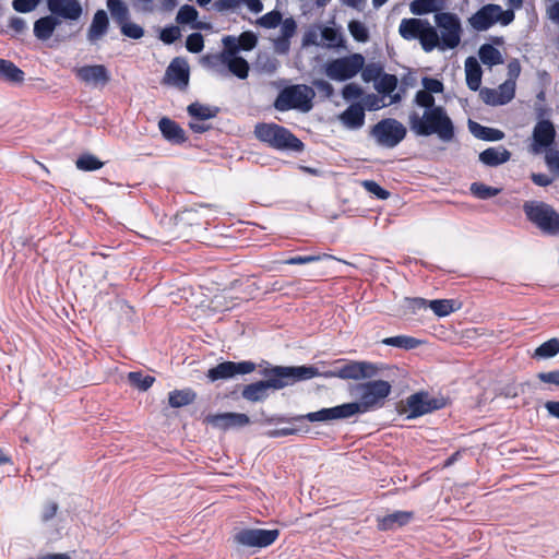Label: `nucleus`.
<instances>
[{
	"mask_svg": "<svg viewBox=\"0 0 559 559\" xmlns=\"http://www.w3.org/2000/svg\"><path fill=\"white\" fill-rule=\"evenodd\" d=\"M109 28V20L104 10H98L93 16L92 23L87 31V40L96 44L102 39Z\"/></svg>",
	"mask_w": 559,
	"mask_h": 559,
	"instance_id": "nucleus-26",
	"label": "nucleus"
},
{
	"mask_svg": "<svg viewBox=\"0 0 559 559\" xmlns=\"http://www.w3.org/2000/svg\"><path fill=\"white\" fill-rule=\"evenodd\" d=\"M207 423L213 427L227 430L230 428L245 427L250 424V418L242 413H222L210 415Z\"/></svg>",
	"mask_w": 559,
	"mask_h": 559,
	"instance_id": "nucleus-23",
	"label": "nucleus"
},
{
	"mask_svg": "<svg viewBox=\"0 0 559 559\" xmlns=\"http://www.w3.org/2000/svg\"><path fill=\"white\" fill-rule=\"evenodd\" d=\"M60 23L61 20L52 14L40 17L34 23V35L40 40H47Z\"/></svg>",
	"mask_w": 559,
	"mask_h": 559,
	"instance_id": "nucleus-29",
	"label": "nucleus"
},
{
	"mask_svg": "<svg viewBox=\"0 0 559 559\" xmlns=\"http://www.w3.org/2000/svg\"><path fill=\"white\" fill-rule=\"evenodd\" d=\"M344 380H361L373 378L378 374L379 368L368 361H344Z\"/></svg>",
	"mask_w": 559,
	"mask_h": 559,
	"instance_id": "nucleus-22",
	"label": "nucleus"
},
{
	"mask_svg": "<svg viewBox=\"0 0 559 559\" xmlns=\"http://www.w3.org/2000/svg\"><path fill=\"white\" fill-rule=\"evenodd\" d=\"M559 353V340L551 338L535 349L534 357L551 358Z\"/></svg>",
	"mask_w": 559,
	"mask_h": 559,
	"instance_id": "nucleus-41",
	"label": "nucleus"
},
{
	"mask_svg": "<svg viewBox=\"0 0 559 559\" xmlns=\"http://www.w3.org/2000/svg\"><path fill=\"white\" fill-rule=\"evenodd\" d=\"M128 380L133 386L142 391H146L154 382L153 377L144 376L141 372H130L128 374Z\"/></svg>",
	"mask_w": 559,
	"mask_h": 559,
	"instance_id": "nucleus-44",
	"label": "nucleus"
},
{
	"mask_svg": "<svg viewBox=\"0 0 559 559\" xmlns=\"http://www.w3.org/2000/svg\"><path fill=\"white\" fill-rule=\"evenodd\" d=\"M413 518L412 512L407 511H395L391 514H388L381 519H379L378 526L382 531L386 530H395L407 524Z\"/></svg>",
	"mask_w": 559,
	"mask_h": 559,
	"instance_id": "nucleus-30",
	"label": "nucleus"
},
{
	"mask_svg": "<svg viewBox=\"0 0 559 559\" xmlns=\"http://www.w3.org/2000/svg\"><path fill=\"white\" fill-rule=\"evenodd\" d=\"M120 28H121V33L124 36L133 38V39H139V38L143 37V35H144V31L140 25L129 22V21L122 23L120 25Z\"/></svg>",
	"mask_w": 559,
	"mask_h": 559,
	"instance_id": "nucleus-52",
	"label": "nucleus"
},
{
	"mask_svg": "<svg viewBox=\"0 0 559 559\" xmlns=\"http://www.w3.org/2000/svg\"><path fill=\"white\" fill-rule=\"evenodd\" d=\"M280 35L274 38V48L278 53H286L290 47V39L297 29L296 21L287 17L280 23Z\"/></svg>",
	"mask_w": 559,
	"mask_h": 559,
	"instance_id": "nucleus-24",
	"label": "nucleus"
},
{
	"mask_svg": "<svg viewBox=\"0 0 559 559\" xmlns=\"http://www.w3.org/2000/svg\"><path fill=\"white\" fill-rule=\"evenodd\" d=\"M423 90H419L414 97L415 106H430L436 104L433 94L443 92V83L437 79L425 76L421 80Z\"/></svg>",
	"mask_w": 559,
	"mask_h": 559,
	"instance_id": "nucleus-21",
	"label": "nucleus"
},
{
	"mask_svg": "<svg viewBox=\"0 0 559 559\" xmlns=\"http://www.w3.org/2000/svg\"><path fill=\"white\" fill-rule=\"evenodd\" d=\"M186 47L190 52H200L204 47L203 36L200 33H193L187 37Z\"/></svg>",
	"mask_w": 559,
	"mask_h": 559,
	"instance_id": "nucleus-56",
	"label": "nucleus"
},
{
	"mask_svg": "<svg viewBox=\"0 0 559 559\" xmlns=\"http://www.w3.org/2000/svg\"><path fill=\"white\" fill-rule=\"evenodd\" d=\"M556 138V130L551 121L540 120L538 121L532 134V143L530 151L533 154H540L551 148Z\"/></svg>",
	"mask_w": 559,
	"mask_h": 559,
	"instance_id": "nucleus-16",
	"label": "nucleus"
},
{
	"mask_svg": "<svg viewBox=\"0 0 559 559\" xmlns=\"http://www.w3.org/2000/svg\"><path fill=\"white\" fill-rule=\"evenodd\" d=\"M318 374L316 367H273L265 369L263 376L265 380L250 383L242 389L241 395L249 402H260L269 396L270 390H281L293 385L297 381L308 380Z\"/></svg>",
	"mask_w": 559,
	"mask_h": 559,
	"instance_id": "nucleus-2",
	"label": "nucleus"
},
{
	"mask_svg": "<svg viewBox=\"0 0 559 559\" xmlns=\"http://www.w3.org/2000/svg\"><path fill=\"white\" fill-rule=\"evenodd\" d=\"M515 86V82L507 80L497 88H483L480 97L486 104L491 106L506 105L514 98Z\"/></svg>",
	"mask_w": 559,
	"mask_h": 559,
	"instance_id": "nucleus-18",
	"label": "nucleus"
},
{
	"mask_svg": "<svg viewBox=\"0 0 559 559\" xmlns=\"http://www.w3.org/2000/svg\"><path fill=\"white\" fill-rule=\"evenodd\" d=\"M107 8L119 25L129 20V9L122 0H107Z\"/></svg>",
	"mask_w": 559,
	"mask_h": 559,
	"instance_id": "nucleus-38",
	"label": "nucleus"
},
{
	"mask_svg": "<svg viewBox=\"0 0 559 559\" xmlns=\"http://www.w3.org/2000/svg\"><path fill=\"white\" fill-rule=\"evenodd\" d=\"M76 78L94 88H103L109 81L110 74L103 64L83 66L75 69Z\"/></svg>",
	"mask_w": 559,
	"mask_h": 559,
	"instance_id": "nucleus-17",
	"label": "nucleus"
},
{
	"mask_svg": "<svg viewBox=\"0 0 559 559\" xmlns=\"http://www.w3.org/2000/svg\"><path fill=\"white\" fill-rule=\"evenodd\" d=\"M514 17L513 10H503L499 4L489 3L469 16L468 24L473 29L484 32L496 24L507 26L513 22Z\"/></svg>",
	"mask_w": 559,
	"mask_h": 559,
	"instance_id": "nucleus-8",
	"label": "nucleus"
},
{
	"mask_svg": "<svg viewBox=\"0 0 559 559\" xmlns=\"http://www.w3.org/2000/svg\"><path fill=\"white\" fill-rule=\"evenodd\" d=\"M181 36L180 28L178 26H168L162 29L159 38L165 44H173Z\"/></svg>",
	"mask_w": 559,
	"mask_h": 559,
	"instance_id": "nucleus-57",
	"label": "nucleus"
},
{
	"mask_svg": "<svg viewBox=\"0 0 559 559\" xmlns=\"http://www.w3.org/2000/svg\"><path fill=\"white\" fill-rule=\"evenodd\" d=\"M546 15L552 23L559 25V0H554L546 7Z\"/></svg>",
	"mask_w": 559,
	"mask_h": 559,
	"instance_id": "nucleus-63",
	"label": "nucleus"
},
{
	"mask_svg": "<svg viewBox=\"0 0 559 559\" xmlns=\"http://www.w3.org/2000/svg\"><path fill=\"white\" fill-rule=\"evenodd\" d=\"M188 112L191 117L198 118L200 120H206L215 117L216 115V110H213L211 107L201 105L199 103L189 105Z\"/></svg>",
	"mask_w": 559,
	"mask_h": 559,
	"instance_id": "nucleus-43",
	"label": "nucleus"
},
{
	"mask_svg": "<svg viewBox=\"0 0 559 559\" xmlns=\"http://www.w3.org/2000/svg\"><path fill=\"white\" fill-rule=\"evenodd\" d=\"M254 135L261 142L275 150H290L299 152L304 144L288 129L276 123H258Z\"/></svg>",
	"mask_w": 559,
	"mask_h": 559,
	"instance_id": "nucleus-4",
	"label": "nucleus"
},
{
	"mask_svg": "<svg viewBox=\"0 0 559 559\" xmlns=\"http://www.w3.org/2000/svg\"><path fill=\"white\" fill-rule=\"evenodd\" d=\"M468 130L475 138L485 141H500L504 138L501 130L484 127L472 120L468 121Z\"/></svg>",
	"mask_w": 559,
	"mask_h": 559,
	"instance_id": "nucleus-33",
	"label": "nucleus"
},
{
	"mask_svg": "<svg viewBox=\"0 0 559 559\" xmlns=\"http://www.w3.org/2000/svg\"><path fill=\"white\" fill-rule=\"evenodd\" d=\"M222 41L224 49L218 55H229L230 57L238 56V52L241 50L238 37L225 36Z\"/></svg>",
	"mask_w": 559,
	"mask_h": 559,
	"instance_id": "nucleus-51",
	"label": "nucleus"
},
{
	"mask_svg": "<svg viewBox=\"0 0 559 559\" xmlns=\"http://www.w3.org/2000/svg\"><path fill=\"white\" fill-rule=\"evenodd\" d=\"M202 61L221 75H226L227 71L240 80H245L249 75V63L240 56L207 55L203 57Z\"/></svg>",
	"mask_w": 559,
	"mask_h": 559,
	"instance_id": "nucleus-11",
	"label": "nucleus"
},
{
	"mask_svg": "<svg viewBox=\"0 0 559 559\" xmlns=\"http://www.w3.org/2000/svg\"><path fill=\"white\" fill-rule=\"evenodd\" d=\"M428 306L438 317H447L459 309L453 299H435Z\"/></svg>",
	"mask_w": 559,
	"mask_h": 559,
	"instance_id": "nucleus-37",
	"label": "nucleus"
},
{
	"mask_svg": "<svg viewBox=\"0 0 559 559\" xmlns=\"http://www.w3.org/2000/svg\"><path fill=\"white\" fill-rule=\"evenodd\" d=\"M239 46L241 50H251L258 43V37L252 32H243L239 37Z\"/></svg>",
	"mask_w": 559,
	"mask_h": 559,
	"instance_id": "nucleus-58",
	"label": "nucleus"
},
{
	"mask_svg": "<svg viewBox=\"0 0 559 559\" xmlns=\"http://www.w3.org/2000/svg\"><path fill=\"white\" fill-rule=\"evenodd\" d=\"M423 111H411L408 116L409 129L418 136L437 135L442 142H451L455 136V128L444 107L436 104L417 106Z\"/></svg>",
	"mask_w": 559,
	"mask_h": 559,
	"instance_id": "nucleus-3",
	"label": "nucleus"
},
{
	"mask_svg": "<svg viewBox=\"0 0 559 559\" xmlns=\"http://www.w3.org/2000/svg\"><path fill=\"white\" fill-rule=\"evenodd\" d=\"M409 8L414 14H426L436 11V2L433 0H414Z\"/></svg>",
	"mask_w": 559,
	"mask_h": 559,
	"instance_id": "nucleus-48",
	"label": "nucleus"
},
{
	"mask_svg": "<svg viewBox=\"0 0 559 559\" xmlns=\"http://www.w3.org/2000/svg\"><path fill=\"white\" fill-rule=\"evenodd\" d=\"M405 126L396 119L386 118L380 120L371 129V135L379 146L393 148L406 136Z\"/></svg>",
	"mask_w": 559,
	"mask_h": 559,
	"instance_id": "nucleus-12",
	"label": "nucleus"
},
{
	"mask_svg": "<svg viewBox=\"0 0 559 559\" xmlns=\"http://www.w3.org/2000/svg\"><path fill=\"white\" fill-rule=\"evenodd\" d=\"M527 218L543 233L559 234V214L548 204L537 201H527L523 205Z\"/></svg>",
	"mask_w": 559,
	"mask_h": 559,
	"instance_id": "nucleus-10",
	"label": "nucleus"
},
{
	"mask_svg": "<svg viewBox=\"0 0 559 559\" xmlns=\"http://www.w3.org/2000/svg\"><path fill=\"white\" fill-rule=\"evenodd\" d=\"M392 390L391 384L385 380H372L354 385L350 390L357 401L344 403L334 407L321 408L305 415L293 418L284 416L267 419L270 423H290L306 419L311 423H330L340 419H347L355 415L365 414L381 408Z\"/></svg>",
	"mask_w": 559,
	"mask_h": 559,
	"instance_id": "nucleus-1",
	"label": "nucleus"
},
{
	"mask_svg": "<svg viewBox=\"0 0 559 559\" xmlns=\"http://www.w3.org/2000/svg\"><path fill=\"white\" fill-rule=\"evenodd\" d=\"M361 185L366 189V191L376 195L379 200H386L390 197V192L380 187L373 180H365L362 181Z\"/></svg>",
	"mask_w": 559,
	"mask_h": 559,
	"instance_id": "nucleus-53",
	"label": "nucleus"
},
{
	"mask_svg": "<svg viewBox=\"0 0 559 559\" xmlns=\"http://www.w3.org/2000/svg\"><path fill=\"white\" fill-rule=\"evenodd\" d=\"M538 379L544 383L559 386V369L538 373Z\"/></svg>",
	"mask_w": 559,
	"mask_h": 559,
	"instance_id": "nucleus-64",
	"label": "nucleus"
},
{
	"mask_svg": "<svg viewBox=\"0 0 559 559\" xmlns=\"http://www.w3.org/2000/svg\"><path fill=\"white\" fill-rule=\"evenodd\" d=\"M383 344L404 348V349H414L421 344V341L407 335H397L392 337H386L382 341Z\"/></svg>",
	"mask_w": 559,
	"mask_h": 559,
	"instance_id": "nucleus-39",
	"label": "nucleus"
},
{
	"mask_svg": "<svg viewBox=\"0 0 559 559\" xmlns=\"http://www.w3.org/2000/svg\"><path fill=\"white\" fill-rule=\"evenodd\" d=\"M340 121L348 129H359L365 123L364 106L355 103L340 115Z\"/></svg>",
	"mask_w": 559,
	"mask_h": 559,
	"instance_id": "nucleus-27",
	"label": "nucleus"
},
{
	"mask_svg": "<svg viewBox=\"0 0 559 559\" xmlns=\"http://www.w3.org/2000/svg\"><path fill=\"white\" fill-rule=\"evenodd\" d=\"M397 87V78L393 74L383 73L374 82V88L383 96H389V104H397L402 100L401 93H394Z\"/></svg>",
	"mask_w": 559,
	"mask_h": 559,
	"instance_id": "nucleus-25",
	"label": "nucleus"
},
{
	"mask_svg": "<svg viewBox=\"0 0 559 559\" xmlns=\"http://www.w3.org/2000/svg\"><path fill=\"white\" fill-rule=\"evenodd\" d=\"M159 130L165 139L173 143H182L186 141L185 131L173 120L162 118L158 122Z\"/></svg>",
	"mask_w": 559,
	"mask_h": 559,
	"instance_id": "nucleus-31",
	"label": "nucleus"
},
{
	"mask_svg": "<svg viewBox=\"0 0 559 559\" xmlns=\"http://www.w3.org/2000/svg\"><path fill=\"white\" fill-rule=\"evenodd\" d=\"M321 39L322 47L325 48H340L344 44L341 32L330 26L321 25Z\"/></svg>",
	"mask_w": 559,
	"mask_h": 559,
	"instance_id": "nucleus-36",
	"label": "nucleus"
},
{
	"mask_svg": "<svg viewBox=\"0 0 559 559\" xmlns=\"http://www.w3.org/2000/svg\"><path fill=\"white\" fill-rule=\"evenodd\" d=\"M362 88L355 83L346 84L342 90V96L345 100L352 102L362 96Z\"/></svg>",
	"mask_w": 559,
	"mask_h": 559,
	"instance_id": "nucleus-54",
	"label": "nucleus"
},
{
	"mask_svg": "<svg viewBox=\"0 0 559 559\" xmlns=\"http://www.w3.org/2000/svg\"><path fill=\"white\" fill-rule=\"evenodd\" d=\"M404 302V307L407 308L413 313H416L417 311L429 307V302L424 298H406Z\"/></svg>",
	"mask_w": 559,
	"mask_h": 559,
	"instance_id": "nucleus-60",
	"label": "nucleus"
},
{
	"mask_svg": "<svg viewBox=\"0 0 559 559\" xmlns=\"http://www.w3.org/2000/svg\"><path fill=\"white\" fill-rule=\"evenodd\" d=\"M344 360L338 359L335 360L334 366L332 369L325 370L320 372L318 369V374L314 377H324V378H340L344 380V367H343Z\"/></svg>",
	"mask_w": 559,
	"mask_h": 559,
	"instance_id": "nucleus-55",
	"label": "nucleus"
},
{
	"mask_svg": "<svg viewBox=\"0 0 559 559\" xmlns=\"http://www.w3.org/2000/svg\"><path fill=\"white\" fill-rule=\"evenodd\" d=\"M350 35L358 41H367L369 38V32L364 23L359 21H352L348 24Z\"/></svg>",
	"mask_w": 559,
	"mask_h": 559,
	"instance_id": "nucleus-49",
	"label": "nucleus"
},
{
	"mask_svg": "<svg viewBox=\"0 0 559 559\" xmlns=\"http://www.w3.org/2000/svg\"><path fill=\"white\" fill-rule=\"evenodd\" d=\"M481 68L475 57L465 60L466 84L472 91H477L481 84Z\"/></svg>",
	"mask_w": 559,
	"mask_h": 559,
	"instance_id": "nucleus-32",
	"label": "nucleus"
},
{
	"mask_svg": "<svg viewBox=\"0 0 559 559\" xmlns=\"http://www.w3.org/2000/svg\"><path fill=\"white\" fill-rule=\"evenodd\" d=\"M198 16L199 13L194 7L185 4L179 9L176 21L179 24H191L198 19Z\"/></svg>",
	"mask_w": 559,
	"mask_h": 559,
	"instance_id": "nucleus-45",
	"label": "nucleus"
},
{
	"mask_svg": "<svg viewBox=\"0 0 559 559\" xmlns=\"http://www.w3.org/2000/svg\"><path fill=\"white\" fill-rule=\"evenodd\" d=\"M314 95L313 88L308 85H292L280 92L274 102V107L280 111L298 109L307 112L312 108Z\"/></svg>",
	"mask_w": 559,
	"mask_h": 559,
	"instance_id": "nucleus-6",
	"label": "nucleus"
},
{
	"mask_svg": "<svg viewBox=\"0 0 559 559\" xmlns=\"http://www.w3.org/2000/svg\"><path fill=\"white\" fill-rule=\"evenodd\" d=\"M435 23L439 29L436 48L442 51L456 48L463 33L460 17L451 12H440L435 14Z\"/></svg>",
	"mask_w": 559,
	"mask_h": 559,
	"instance_id": "nucleus-7",
	"label": "nucleus"
},
{
	"mask_svg": "<svg viewBox=\"0 0 559 559\" xmlns=\"http://www.w3.org/2000/svg\"><path fill=\"white\" fill-rule=\"evenodd\" d=\"M39 0H13L12 7L21 13H28L36 9Z\"/></svg>",
	"mask_w": 559,
	"mask_h": 559,
	"instance_id": "nucleus-59",
	"label": "nucleus"
},
{
	"mask_svg": "<svg viewBox=\"0 0 559 559\" xmlns=\"http://www.w3.org/2000/svg\"><path fill=\"white\" fill-rule=\"evenodd\" d=\"M545 160L547 166L554 170L559 173V151L557 150H548L545 152Z\"/></svg>",
	"mask_w": 559,
	"mask_h": 559,
	"instance_id": "nucleus-62",
	"label": "nucleus"
},
{
	"mask_svg": "<svg viewBox=\"0 0 559 559\" xmlns=\"http://www.w3.org/2000/svg\"><path fill=\"white\" fill-rule=\"evenodd\" d=\"M49 12L60 20L78 21L83 13L79 0H47Z\"/></svg>",
	"mask_w": 559,
	"mask_h": 559,
	"instance_id": "nucleus-19",
	"label": "nucleus"
},
{
	"mask_svg": "<svg viewBox=\"0 0 559 559\" xmlns=\"http://www.w3.org/2000/svg\"><path fill=\"white\" fill-rule=\"evenodd\" d=\"M165 82L185 90L189 84V66L182 58H175L165 73Z\"/></svg>",
	"mask_w": 559,
	"mask_h": 559,
	"instance_id": "nucleus-20",
	"label": "nucleus"
},
{
	"mask_svg": "<svg viewBox=\"0 0 559 559\" xmlns=\"http://www.w3.org/2000/svg\"><path fill=\"white\" fill-rule=\"evenodd\" d=\"M280 536L278 530L241 528L234 535L236 544L246 548H265Z\"/></svg>",
	"mask_w": 559,
	"mask_h": 559,
	"instance_id": "nucleus-13",
	"label": "nucleus"
},
{
	"mask_svg": "<svg viewBox=\"0 0 559 559\" xmlns=\"http://www.w3.org/2000/svg\"><path fill=\"white\" fill-rule=\"evenodd\" d=\"M511 157V153L503 146L489 147L479 154V160L490 167L499 166L507 163Z\"/></svg>",
	"mask_w": 559,
	"mask_h": 559,
	"instance_id": "nucleus-28",
	"label": "nucleus"
},
{
	"mask_svg": "<svg viewBox=\"0 0 559 559\" xmlns=\"http://www.w3.org/2000/svg\"><path fill=\"white\" fill-rule=\"evenodd\" d=\"M469 190L473 193V195H475L476 198H478L480 200H487L492 197H496L501 191L498 188L486 186L481 182L472 183Z\"/></svg>",
	"mask_w": 559,
	"mask_h": 559,
	"instance_id": "nucleus-42",
	"label": "nucleus"
},
{
	"mask_svg": "<svg viewBox=\"0 0 559 559\" xmlns=\"http://www.w3.org/2000/svg\"><path fill=\"white\" fill-rule=\"evenodd\" d=\"M364 64L365 58L360 53H352L329 60L323 66V72L332 81L345 82L355 78Z\"/></svg>",
	"mask_w": 559,
	"mask_h": 559,
	"instance_id": "nucleus-9",
	"label": "nucleus"
},
{
	"mask_svg": "<svg viewBox=\"0 0 559 559\" xmlns=\"http://www.w3.org/2000/svg\"><path fill=\"white\" fill-rule=\"evenodd\" d=\"M478 57L483 64L493 67L503 63V57L499 49L490 44H484L478 50Z\"/></svg>",
	"mask_w": 559,
	"mask_h": 559,
	"instance_id": "nucleus-34",
	"label": "nucleus"
},
{
	"mask_svg": "<svg viewBox=\"0 0 559 559\" xmlns=\"http://www.w3.org/2000/svg\"><path fill=\"white\" fill-rule=\"evenodd\" d=\"M304 46H322L321 25L310 27L304 35Z\"/></svg>",
	"mask_w": 559,
	"mask_h": 559,
	"instance_id": "nucleus-50",
	"label": "nucleus"
},
{
	"mask_svg": "<svg viewBox=\"0 0 559 559\" xmlns=\"http://www.w3.org/2000/svg\"><path fill=\"white\" fill-rule=\"evenodd\" d=\"M0 78L12 83H20L24 80V72L13 62L0 59Z\"/></svg>",
	"mask_w": 559,
	"mask_h": 559,
	"instance_id": "nucleus-35",
	"label": "nucleus"
},
{
	"mask_svg": "<svg viewBox=\"0 0 559 559\" xmlns=\"http://www.w3.org/2000/svg\"><path fill=\"white\" fill-rule=\"evenodd\" d=\"M103 163L93 155H82L76 160V167L81 170L92 171L99 169Z\"/></svg>",
	"mask_w": 559,
	"mask_h": 559,
	"instance_id": "nucleus-47",
	"label": "nucleus"
},
{
	"mask_svg": "<svg viewBox=\"0 0 559 559\" xmlns=\"http://www.w3.org/2000/svg\"><path fill=\"white\" fill-rule=\"evenodd\" d=\"M313 86L318 90L319 93L323 94L328 98H331L334 94L333 85L325 80H314Z\"/></svg>",
	"mask_w": 559,
	"mask_h": 559,
	"instance_id": "nucleus-61",
	"label": "nucleus"
},
{
	"mask_svg": "<svg viewBox=\"0 0 559 559\" xmlns=\"http://www.w3.org/2000/svg\"><path fill=\"white\" fill-rule=\"evenodd\" d=\"M442 406L443 404L439 400L430 397L428 393L419 392L407 397L401 412L407 418H416Z\"/></svg>",
	"mask_w": 559,
	"mask_h": 559,
	"instance_id": "nucleus-14",
	"label": "nucleus"
},
{
	"mask_svg": "<svg viewBox=\"0 0 559 559\" xmlns=\"http://www.w3.org/2000/svg\"><path fill=\"white\" fill-rule=\"evenodd\" d=\"M399 34L406 40L418 39L427 52L432 51L438 45V31L427 20L403 19L399 26Z\"/></svg>",
	"mask_w": 559,
	"mask_h": 559,
	"instance_id": "nucleus-5",
	"label": "nucleus"
},
{
	"mask_svg": "<svg viewBox=\"0 0 559 559\" xmlns=\"http://www.w3.org/2000/svg\"><path fill=\"white\" fill-rule=\"evenodd\" d=\"M195 399V393L190 390H176L169 393L168 401L171 407H181L192 403Z\"/></svg>",
	"mask_w": 559,
	"mask_h": 559,
	"instance_id": "nucleus-40",
	"label": "nucleus"
},
{
	"mask_svg": "<svg viewBox=\"0 0 559 559\" xmlns=\"http://www.w3.org/2000/svg\"><path fill=\"white\" fill-rule=\"evenodd\" d=\"M255 370L252 361H224L207 370L206 377L210 381L228 380L238 374H249Z\"/></svg>",
	"mask_w": 559,
	"mask_h": 559,
	"instance_id": "nucleus-15",
	"label": "nucleus"
},
{
	"mask_svg": "<svg viewBox=\"0 0 559 559\" xmlns=\"http://www.w3.org/2000/svg\"><path fill=\"white\" fill-rule=\"evenodd\" d=\"M282 21L281 12L274 10L259 17L257 20V24L261 27L270 29L277 27Z\"/></svg>",
	"mask_w": 559,
	"mask_h": 559,
	"instance_id": "nucleus-46",
	"label": "nucleus"
}]
</instances>
